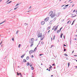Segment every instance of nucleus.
<instances>
[{"mask_svg":"<svg viewBox=\"0 0 77 77\" xmlns=\"http://www.w3.org/2000/svg\"><path fill=\"white\" fill-rule=\"evenodd\" d=\"M38 38H40L41 40H42L44 38V35H42V33H40V31H38Z\"/></svg>","mask_w":77,"mask_h":77,"instance_id":"1","label":"nucleus"},{"mask_svg":"<svg viewBox=\"0 0 77 77\" xmlns=\"http://www.w3.org/2000/svg\"><path fill=\"white\" fill-rule=\"evenodd\" d=\"M29 42L30 44H31L30 47H32L33 45V42L35 41V39L34 38H32L29 39Z\"/></svg>","mask_w":77,"mask_h":77,"instance_id":"2","label":"nucleus"},{"mask_svg":"<svg viewBox=\"0 0 77 77\" xmlns=\"http://www.w3.org/2000/svg\"><path fill=\"white\" fill-rule=\"evenodd\" d=\"M53 11H51L49 14V15L52 18H53L56 16V14L55 13H53Z\"/></svg>","mask_w":77,"mask_h":77,"instance_id":"3","label":"nucleus"},{"mask_svg":"<svg viewBox=\"0 0 77 77\" xmlns=\"http://www.w3.org/2000/svg\"><path fill=\"white\" fill-rule=\"evenodd\" d=\"M53 27L54 29V31H56V30L57 29V27H58V26H54Z\"/></svg>","mask_w":77,"mask_h":77,"instance_id":"4","label":"nucleus"},{"mask_svg":"<svg viewBox=\"0 0 77 77\" xmlns=\"http://www.w3.org/2000/svg\"><path fill=\"white\" fill-rule=\"evenodd\" d=\"M76 15L75 14H71L70 15V17L71 18H73V17H76Z\"/></svg>","mask_w":77,"mask_h":77,"instance_id":"5","label":"nucleus"},{"mask_svg":"<svg viewBox=\"0 0 77 77\" xmlns=\"http://www.w3.org/2000/svg\"><path fill=\"white\" fill-rule=\"evenodd\" d=\"M33 52H34V51L33 50L30 51L29 52L30 54H31L33 53Z\"/></svg>","mask_w":77,"mask_h":77,"instance_id":"6","label":"nucleus"},{"mask_svg":"<svg viewBox=\"0 0 77 77\" xmlns=\"http://www.w3.org/2000/svg\"><path fill=\"white\" fill-rule=\"evenodd\" d=\"M48 20H49V17H48L45 20V21H47Z\"/></svg>","mask_w":77,"mask_h":77,"instance_id":"7","label":"nucleus"},{"mask_svg":"<svg viewBox=\"0 0 77 77\" xmlns=\"http://www.w3.org/2000/svg\"><path fill=\"white\" fill-rule=\"evenodd\" d=\"M17 75H20L21 76H22V75L21 74V73H18V72H17Z\"/></svg>","mask_w":77,"mask_h":77,"instance_id":"8","label":"nucleus"},{"mask_svg":"<svg viewBox=\"0 0 77 77\" xmlns=\"http://www.w3.org/2000/svg\"><path fill=\"white\" fill-rule=\"evenodd\" d=\"M44 24H45V22L44 21H42L41 22V25H44Z\"/></svg>","mask_w":77,"mask_h":77,"instance_id":"9","label":"nucleus"},{"mask_svg":"<svg viewBox=\"0 0 77 77\" xmlns=\"http://www.w3.org/2000/svg\"><path fill=\"white\" fill-rule=\"evenodd\" d=\"M71 20H69V21L67 22V24H71Z\"/></svg>","mask_w":77,"mask_h":77,"instance_id":"10","label":"nucleus"},{"mask_svg":"<svg viewBox=\"0 0 77 77\" xmlns=\"http://www.w3.org/2000/svg\"><path fill=\"white\" fill-rule=\"evenodd\" d=\"M50 28H51V26L48 27L47 28V30H49L50 29Z\"/></svg>","mask_w":77,"mask_h":77,"instance_id":"11","label":"nucleus"},{"mask_svg":"<svg viewBox=\"0 0 77 77\" xmlns=\"http://www.w3.org/2000/svg\"><path fill=\"white\" fill-rule=\"evenodd\" d=\"M56 20V18L55 17V18H54V19L53 20V21H55Z\"/></svg>","mask_w":77,"mask_h":77,"instance_id":"12","label":"nucleus"},{"mask_svg":"<svg viewBox=\"0 0 77 77\" xmlns=\"http://www.w3.org/2000/svg\"><path fill=\"white\" fill-rule=\"evenodd\" d=\"M63 35V33H61V35H60V38H62V35Z\"/></svg>","mask_w":77,"mask_h":77,"instance_id":"13","label":"nucleus"},{"mask_svg":"<svg viewBox=\"0 0 77 77\" xmlns=\"http://www.w3.org/2000/svg\"><path fill=\"white\" fill-rule=\"evenodd\" d=\"M21 45L19 44V46H18L19 48H20V47H21Z\"/></svg>","mask_w":77,"mask_h":77,"instance_id":"14","label":"nucleus"},{"mask_svg":"<svg viewBox=\"0 0 77 77\" xmlns=\"http://www.w3.org/2000/svg\"><path fill=\"white\" fill-rule=\"evenodd\" d=\"M25 55L24 54H23L21 56V58H23V57H24V56Z\"/></svg>","mask_w":77,"mask_h":77,"instance_id":"15","label":"nucleus"},{"mask_svg":"<svg viewBox=\"0 0 77 77\" xmlns=\"http://www.w3.org/2000/svg\"><path fill=\"white\" fill-rule=\"evenodd\" d=\"M29 57H26V60H29Z\"/></svg>","mask_w":77,"mask_h":77,"instance_id":"16","label":"nucleus"},{"mask_svg":"<svg viewBox=\"0 0 77 77\" xmlns=\"http://www.w3.org/2000/svg\"><path fill=\"white\" fill-rule=\"evenodd\" d=\"M26 59H24L23 60L24 62H26Z\"/></svg>","mask_w":77,"mask_h":77,"instance_id":"17","label":"nucleus"},{"mask_svg":"<svg viewBox=\"0 0 77 77\" xmlns=\"http://www.w3.org/2000/svg\"><path fill=\"white\" fill-rule=\"evenodd\" d=\"M70 65V63H68V67H69V66Z\"/></svg>","mask_w":77,"mask_h":77,"instance_id":"18","label":"nucleus"},{"mask_svg":"<svg viewBox=\"0 0 77 77\" xmlns=\"http://www.w3.org/2000/svg\"><path fill=\"white\" fill-rule=\"evenodd\" d=\"M29 63H27V64H26V65L27 66H29Z\"/></svg>","mask_w":77,"mask_h":77,"instance_id":"19","label":"nucleus"},{"mask_svg":"<svg viewBox=\"0 0 77 77\" xmlns=\"http://www.w3.org/2000/svg\"><path fill=\"white\" fill-rule=\"evenodd\" d=\"M66 8V7L65 6L63 7V9H65Z\"/></svg>","mask_w":77,"mask_h":77,"instance_id":"20","label":"nucleus"},{"mask_svg":"<svg viewBox=\"0 0 77 77\" xmlns=\"http://www.w3.org/2000/svg\"><path fill=\"white\" fill-rule=\"evenodd\" d=\"M64 55L65 56H68V55L66 54H64Z\"/></svg>","mask_w":77,"mask_h":77,"instance_id":"21","label":"nucleus"},{"mask_svg":"<svg viewBox=\"0 0 77 77\" xmlns=\"http://www.w3.org/2000/svg\"><path fill=\"white\" fill-rule=\"evenodd\" d=\"M34 69V68L33 67H31V69Z\"/></svg>","mask_w":77,"mask_h":77,"instance_id":"22","label":"nucleus"},{"mask_svg":"<svg viewBox=\"0 0 77 77\" xmlns=\"http://www.w3.org/2000/svg\"><path fill=\"white\" fill-rule=\"evenodd\" d=\"M5 21L3 22H2V23H0V24H3V23H5Z\"/></svg>","mask_w":77,"mask_h":77,"instance_id":"23","label":"nucleus"},{"mask_svg":"<svg viewBox=\"0 0 77 77\" xmlns=\"http://www.w3.org/2000/svg\"><path fill=\"white\" fill-rule=\"evenodd\" d=\"M31 56H32L31 58H33V57H34L33 56V55H32Z\"/></svg>","mask_w":77,"mask_h":77,"instance_id":"24","label":"nucleus"},{"mask_svg":"<svg viewBox=\"0 0 77 77\" xmlns=\"http://www.w3.org/2000/svg\"><path fill=\"white\" fill-rule=\"evenodd\" d=\"M74 21H74L73 22V23H72V25H73V24H74Z\"/></svg>","mask_w":77,"mask_h":77,"instance_id":"25","label":"nucleus"},{"mask_svg":"<svg viewBox=\"0 0 77 77\" xmlns=\"http://www.w3.org/2000/svg\"><path fill=\"white\" fill-rule=\"evenodd\" d=\"M36 50V48H35V49L34 50V51H35Z\"/></svg>","mask_w":77,"mask_h":77,"instance_id":"26","label":"nucleus"},{"mask_svg":"<svg viewBox=\"0 0 77 77\" xmlns=\"http://www.w3.org/2000/svg\"><path fill=\"white\" fill-rule=\"evenodd\" d=\"M55 39V35H54V37H53V39Z\"/></svg>","mask_w":77,"mask_h":77,"instance_id":"27","label":"nucleus"},{"mask_svg":"<svg viewBox=\"0 0 77 77\" xmlns=\"http://www.w3.org/2000/svg\"><path fill=\"white\" fill-rule=\"evenodd\" d=\"M19 32V31H17V32H16V34H17V33H18V32Z\"/></svg>","mask_w":77,"mask_h":77,"instance_id":"28","label":"nucleus"},{"mask_svg":"<svg viewBox=\"0 0 77 77\" xmlns=\"http://www.w3.org/2000/svg\"><path fill=\"white\" fill-rule=\"evenodd\" d=\"M12 41H14V38H12Z\"/></svg>","mask_w":77,"mask_h":77,"instance_id":"29","label":"nucleus"},{"mask_svg":"<svg viewBox=\"0 0 77 77\" xmlns=\"http://www.w3.org/2000/svg\"><path fill=\"white\" fill-rule=\"evenodd\" d=\"M51 46V48H52V47H54V45H52Z\"/></svg>","mask_w":77,"mask_h":77,"instance_id":"30","label":"nucleus"},{"mask_svg":"<svg viewBox=\"0 0 77 77\" xmlns=\"http://www.w3.org/2000/svg\"><path fill=\"white\" fill-rule=\"evenodd\" d=\"M11 2H12V1H11L9 2H8V4H9L10 3H11Z\"/></svg>","mask_w":77,"mask_h":77,"instance_id":"31","label":"nucleus"},{"mask_svg":"<svg viewBox=\"0 0 77 77\" xmlns=\"http://www.w3.org/2000/svg\"><path fill=\"white\" fill-rule=\"evenodd\" d=\"M53 21V20H51L50 22V24H51V22H52Z\"/></svg>","mask_w":77,"mask_h":77,"instance_id":"32","label":"nucleus"},{"mask_svg":"<svg viewBox=\"0 0 77 77\" xmlns=\"http://www.w3.org/2000/svg\"><path fill=\"white\" fill-rule=\"evenodd\" d=\"M17 8H18V7L16 8H14V10H16V9H17Z\"/></svg>","mask_w":77,"mask_h":77,"instance_id":"33","label":"nucleus"},{"mask_svg":"<svg viewBox=\"0 0 77 77\" xmlns=\"http://www.w3.org/2000/svg\"><path fill=\"white\" fill-rule=\"evenodd\" d=\"M41 44H44V42H41Z\"/></svg>","mask_w":77,"mask_h":77,"instance_id":"34","label":"nucleus"},{"mask_svg":"<svg viewBox=\"0 0 77 77\" xmlns=\"http://www.w3.org/2000/svg\"><path fill=\"white\" fill-rule=\"evenodd\" d=\"M42 55H43V54H40V56H42Z\"/></svg>","mask_w":77,"mask_h":77,"instance_id":"35","label":"nucleus"},{"mask_svg":"<svg viewBox=\"0 0 77 77\" xmlns=\"http://www.w3.org/2000/svg\"><path fill=\"white\" fill-rule=\"evenodd\" d=\"M54 66H55V64H52V66H54Z\"/></svg>","mask_w":77,"mask_h":77,"instance_id":"36","label":"nucleus"},{"mask_svg":"<svg viewBox=\"0 0 77 77\" xmlns=\"http://www.w3.org/2000/svg\"><path fill=\"white\" fill-rule=\"evenodd\" d=\"M2 41L1 42V43H0V45H1L2 44Z\"/></svg>","mask_w":77,"mask_h":77,"instance_id":"37","label":"nucleus"},{"mask_svg":"<svg viewBox=\"0 0 77 77\" xmlns=\"http://www.w3.org/2000/svg\"><path fill=\"white\" fill-rule=\"evenodd\" d=\"M18 5H18V4H17L16 5V6H18Z\"/></svg>","mask_w":77,"mask_h":77,"instance_id":"38","label":"nucleus"},{"mask_svg":"<svg viewBox=\"0 0 77 77\" xmlns=\"http://www.w3.org/2000/svg\"><path fill=\"white\" fill-rule=\"evenodd\" d=\"M50 30H49L48 31V34H49V32H50Z\"/></svg>","mask_w":77,"mask_h":77,"instance_id":"39","label":"nucleus"},{"mask_svg":"<svg viewBox=\"0 0 77 77\" xmlns=\"http://www.w3.org/2000/svg\"><path fill=\"white\" fill-rule=\"evenodd\" d=\"M69 5H66L65 6V7H66V6H68Z\"/></svg>","mask_w":77,"mask_h":77,"instance_id":"40","label":"nucleus"},{"mask_svg":"<svg viewBox=\"0 0 77 77\" xmlns=\"http://www.w3.org/2000/svg\"><path fill=\"white\" fill-rule=\"evenodd\" d=\"M32 8V6H30L29 8V9H30V8Z\"/></svg>","mask_w":77,"mask_h":77,"instance_id":"41","label":"nucleus"},{"mask_svg":"<svg viewBox=\"0 0 77 77\" xmlns=\"http://www.w3.org/2000/svg\"><path fill=\"white\" fill-rule=\"evenodd\" d=\"M60 32V31H59V30H58V32H57V33H59V32Z\"/></svg>","mask_w":77,"mask_h":77,"instance_id":"42","label":"nucleus"},{"mask_svg":"<svg viewBox=\"0 0 77 77\" xmlns=\"http://www.w3.org/2000/svg\"><path fill=\"white\" fill-rule=\"evenodd\" d=\"M64 51H66V49H64Z\"/></svg>","mask_w":77,"mask_h":77,"instance_id":"43","label":"nucleus"},{"mask_svg":"<svg viewBox=\"0 0 77 77\" xmlns=\"http://www.w3.org/2000/svg\"><path fill=\"white\" fill-rule=\"evenodd\" d=\"M63 45L64 46H65V47H66V45Z\"/></svg>","mask_w":77,"mask_h":77,"instance_id":"44","label":"nucleus"},{"mask_svg":"<svg viewBox=\"0 0 77 77\" xmlns=\"http://www.w3.org/2000/svg\"><path fill=\"white\" fill-rule=\"evenodd\" d=\"M62 29V28H61L60 29V30H61V29Z\"/></svg>","mask_w":77,"mask_h":77,"instance_id":"45","label":"nucleus"},{"mask_svg":"<svg viewBox=\"0 0 77 77\" xmlns=\"http://www.w3.org/2000/svg\"><path fill=\"white\" fill-rule=\"evenodd\" d=\"M74 56H76L77 57V55H74Z\"/></svg>","mask_w":77,"mask_h":77,"instance_id":"46","label":"nucleus"},{"mask_svg":"<svg viewBox=\"0 0 77 77\" xmlns=\"http://www.w3.org/2000/svg\"><path fill=\"white\" fill-rule=\"evenodd\" d=\"M74 4H73L72 5V7H73V6H74Z\"/></svg>","mask_w":77,"mask_h":77,"instance_id":"47","label":"nucleus"},{"mask_svg":"<svg viewBox=\"0 0 77 77\" xmlns=\"http://www.w3.org/2000/svg\"><path fill=\"white\" fill-rule=\"evenodd\" d=\"M52 30H54V28L53 27V28L52 29Z\"/></svg>","mask_w":77,"mask_h":77,"instance_id":"48","label":"nucleus"},{"mask_svg":"<svg viewBox=\"0 0 77 77\" xmlns=\"http://www.w3.org/2000/svg\"><path fill=\"white\" fill-rule=\"evenodd\" d=\"M75 40H77V38H75Z\"/></svg>","mask_w":77,"mask_h":77,"instance_id":"49","label":"nucleus"},{"mask_svg":"<svg viewBox=\"0 0 77 77\" xmlns=\"http://www.w3.org/2000/svg\"><path fill=\"white\" fill-rule=\"evenodd\" d=\"M30 66L31 67V66H32V65H30Z\"/></svg>","mask_w":77,"mask_h":77,"instance_id":"50","label":"nucleus"},{"mask_svg":"<svg viewBox=\"0 0 77 77\" xmlns=\"http://www.w3.org/2000/svg\"><path fill=\"white\" fill-rule=\"evenodd\" d=\"M2 0H0V2H2Z\"/></svg>","mask_w":77,"mask_h":77,"instance_id":"51","label":"nucleus"},{"mask_svg":"<svg viewBox=\"0 0 77 77\" xmlns=\"http://www.w3.org/2000/svg\"><path fill=\"white\" fill-rule=\"evenodd\" d=\"M63 37H64V39H65V35H64Z\"/></svg>","mask_w":77,"mask_h":77,"instance_id":"52","label":"nucleus"},{"mask_svg":"<svg viewBox=\"0 0 77 77\" xmlns=\"http://www.w3.org/2000/svg\"><path fill=\"white\" fill-rule=\"evenodd\" d=\"M74 51H73L72 52V53H74Z\"/></svg>","mask_w":77,"mask_h":77,"instance_id":"53","label":"nucleus"},{"mask_svg":"<svg viewBox=\"0 0 77 77\" xmlns=\"http://www.w3.org/2000/svg\"><path fill=\"white\" fill-rule=\"evenodd\" d=\"M65 6V5H63L61 7H63V6Z\"/></svg>","mask_w":77,"mask_h":77,"instance_id":"54","label":"nucleus"},{"mask_svg":"<svg viewBox=\"0 0 77 77\" xmlns=\"http://www.w3.org/2000/svg\"><path fill=\"white\" fill-rule=\"evenodd\" d=\"M51 41H52V40H53V38H51Z\"/></svg>","mask_w":77,"mask_h":77,"instance_id":"55","label":"nucleus"},{"mask_svg":"<svg viewBox=\"0 0 77 77\" xmlns=\"http://www.w3.org/2000/svg\"><path fill=\"white\" fill-rule=\"evenodd\" d=\"M48 71H50V69H49V70H48Z\"/></svg>","mask_w":77,"mask_h":77,"instance_id":"56","label":"nucleus"},{"mask_svg":"<svg viewBox=\"0 0 77 77\" xmlns=\"http://www.w3.org/2000/svg\"><path fill=\"white\" fill-rule=\"evenodd\" d=\"M8 1L7 2H9V1L10 0H8Z\"/></svg>","mask_w":77,"mask_h":77,"instance_id":"57","label":"nucleus"},{"mask_svg":"<svg viewBox=\"0 0 77 77\" xmlns=\"http://www.w3.org/2000/svg\"><path fill=\"white\" fill-rule=\"evenodd\" d=\"M47 70H48V69H47Z\"/></svg>","mask_w":77,"mask_h":77,"instance_id":"58","label":"nucleus"},{"mask_svg":"<svg viewBox=\"0 0 77 77\" xmlns=\"http://www.w3.org/2000/svg\"><path fill=\"white\" fill-rule=\"evenodd\" d=\"M53 75H51V77H53Z\"/></svg>","mask_w":77,"mask_h":77,"instance_id":"59","label":"nucleus"},{"mask_svg":"<svg viewBox=\"0 0 77 77\" xmlns=\"http://www.w3.org/2000/svg\"><path fill=\"white\" fill-rule=\"evenodd\" d=\"M75 10H74V11H73V12H75Z\"/></svg>","mask_w":77,"mask_h":77,"instance_id":"60","label":"nucleus"},{"mask_svg":"<svg viewBox=\"0 0 77 77\" xmlns=\"http://www.w3.org/2000/svg\"><path fill=\"white\" fill-rule=\"evenodd\" d=\"M49 69H51V67H49Z\"/></svg>","mask_w":77,"mask_h":77,"instance_id":"61","label":"nucleus"},{"mask_svg":"<svg viewBox=\"0 0 77 77\" xmlns=\"http://www.w3.org/2000/svg\"><path fill=\"white\" fill-rule=\"evenodd\" d=\"M50 67H51V68H52V66H50Z\"/></svg>","mask_w":77,"mask_h":77,"instance_id":"62","label":"nucleus"},{"mask_svg":"<svg viewBox=\"0 0 77 77\" xmlns=\"http://www.w3.org/2000/svg\"><path fill=\"white\" fill-rule=\"evenodd\" d=\"M75 67L76 68H77V66H75Z\"/></svg>","mask_w":77,"mask_h":77,"instance_id":"63","label":"nucleus"},{"mask_svg":"<svg viewBox=\"0 0 77 77\" xmlns=\"http://www.w3.org/2000/svg\"><path fill=\"white\" fill-rule=\"evenodd\" d=\"M28 12H30V11H28Z\"/></svg>","mask_w":77,"mask_h":77,"instance_id":"64","label":"nucleus"}]
</instances>
